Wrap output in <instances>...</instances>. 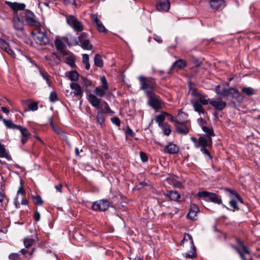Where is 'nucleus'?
<instances>
[{"mask_svg": "<svg viewBox=\"0 0 260 260\" xmlns=\"http://www.w3.org/2000/svg\"><path fill=\"white\" fill-rule=\"evenodd\" d=\"M88 100L90 104L98 110L96 116V122L101 125V127H104L106 117L105 114L113 115L115 112L111 110L106 102L99 99L94 94H90L88 95Z\"/></svg>", "mask_w": 260, "mask_h": 260, "instance_id": "nucleus-1", "label": "nucleus"}, {"mask_svg": "<svg viewBox=\"0 0 260 260\" xmlns=\"http://www.w3.org/2000/svg\"><path fill=\"white\" fill-rule=\"evenodd\" d=\"M5 4L13 11L12 23L13 28L17 31H22L24 30V22L20 19L22 13L19 11L24 10L26 7L25 5L23 3H13L9 1H6Z\"/></svg>", "mask_w": 260, "mask_h": 260, "instance_id": "nucleus-2", "label": "nucleus"}, {"mask_svg": "<svg viewBox=\"0 0 260 260\" xmlns=\"http://www.w3.org/2000/svg\"><path fill=\"white\" fill-rule=\"evenodd\" d=\"M189 91L191 92V94L192 96L198 98V99L191 101V104L194 111L198 112L200 114H204L205 110L203 105H207L209 104L210 100L207 99V95L198 90L196 88L190 87Z\"/></svg>", "mask_w": 260, "mask_h": 260, "instance_id": "nucleus-3", "label": "nucleus"}, {"mask_svg": "<svg viewBox=\"0 0 260 260\" xmlns=\"http://www.w3.org/2000/svg\"><path fill=\"white\" fill-rule=\"evenodd\" d=\"M3 123L8 128L18 129L21 133V142L22 144H24L30 139L31 134L25 127H23L20 125L14 124L11 120L3 119Z\"/></svg>", "mask_w": 260, "mask_h": 260, "instance_id": "nucleus-4", "label": "nucleus"}, {"mask_svg": "<svg viewBox=\"0 0 260 260\" xmlns=\"http://www.w3.org/2000/svg\"><path fill=\"white\" fill-rule=\"evenodd\" d=\"M138 79L140 83V88L144 91L146 95L148 92H154L156 86V83L154 78L140 76Z\"/></svg>", "mask_w": 260, "mask_h": 260, "instance_id": "nucleus-5", "label": "nucleus"}, {"mask_svg": "<svg viewBox=\"0 0 260 260\" xmlns=\"http://www.w3.org/2000/svg\"><path fill=\"white\" fill-rule=\"evenodd\" d=\"M22 17L23 18L26 24L30 27H34L35 28H39L42 27L40 22L35 14L28 9L23 10Z\"/></svg>", "mask_w": 260, "mask_h": 260, "instance_id": "nucleus-6", "label": "nucleus"}, {"mask_svg": "<svg viewBox=\"0 0 260 260\" xmlns=\"http://www.w3.org/2000/svg\"><path fill=\"white\" fill-rule=\"evenodd\" d=\"M216 93L224 98L231 95L232 98H235V95L238 98L241 96V93L238 90L235 88L231 87L227 88L224 85H218L215 87Z\"/></svg>", "mask_w": 260, "mask_h": 260, "instance_id": "nucleus-7", "label": "nucleus"}, {"mask_svg": "<svg viewBox=\"0 0 260 260\" xmlns=\"http://www.w3.org/2000/svg\"><path fill=\"white\" fill-rule=\"evenodd\" d=\"M66 22L75 31L81 32L84 29V25L76 16L72 15H65Z\"/></svg>", "mask_w": 260, "mask_h": 260, "instance_id": "nucleus-8", "label": "nucleus"}, {"mask_svg": "<svg viewBox=\"0 0 260 260\" xmlns=\"http://www.w3.org/2000/svg\"><path fill=\"white\" fill-rule=\"evenodd\" d=\"M35 31L31 32L34 36V39L37 43L41 45H45L49 44V39L47 36V32L45 31H42L41 27L36 28Z\"/></svg>", "mask_w": 260, "mask_h": 260, "instance_id": "nucleus-9", "label": "nucleus"}, {"mask_svg": "<svg viewBox=\"0 0 260 260\" xmlns=\"http://www.w3.org/2000/svg\"><path fill=\"white\" fill-rule=\"evenodd\" d=\"M147 96L148 98V104L152 108L156 111L162 108L163 102L154 92H148Z\"/></svg>", "mask_w": 260, "mask_h": 260, "instance_id": "nucleus-10", "label": "nucleus"}, {"mask_svg": "<svg viewBox=\"0 0 260 260\" xmlns=\"http://www.w3.org/2000/svg\"><path fill=\"white\" fill-rule=\"evenodd\" d=\"M190 139L193 142L196 148L211 147L212 145V138H207L205 136L200 137L198 139L195 137H191Z\"/></svg>", "mask_w": 260, "mask_h": 260, "instance_id": "nucleus-11", "label": "nucleus"}, {"mask_svg": "<svg viewBox=\"0 0 260 260\" xmlns=\"http://www.w3.org/2000/svg\"><path fill=\"white\" fill-rule=\"evenodd\" d=\"M197 196L200 198H203L206 199H209L211 202L218 204H221L222 203L221 199L214 193L210 192L207 191H202L199 192L197 194Z\"/></svg>", "mask_w": 260, "mask_h": 260, "instance_id": "nucleus-12", "label": "nucleus"}, {"mask_svg": "<svg viewBox=\"0 0 260 260\" xmlns=\"http://www.w3.org/2000/svg\"><path fill=\"white\" fill-rule=\"evenodd\" d=\"M110 206V203L107 200H101L94 202L92 206L93 210L104 211L107 210Z\"/></svg>", "mask_w": 260, "mask_h": 260, "instance_id": "nucleus-13", "label": "nucleus"}, {"mask_svg": "<svg viewBox=\"0 0 260 260\" xmlns=\"http://www.w3.org/2000/svg\"><path fill=\"white\" fill-rule=\"evenodd\" d=\"M90 18L93 24L96 27L97 30L100 32L107 33L108 30L103 24L102 21L99 19L97 14H91Z\"/></svg>", "mask_w": 260, "mask_h": 260, "instance_id": "nucleus-14", "label": "nucleus"}, {"mask_svg": "<svg viewBox=\"0 0 260 260\" xmlns=\"http://www.w3.org/2000/svg\"><path fill=\"white\" fill-rule=\"evenodd\" d=\"M236 242L237 243V244L241 247L242 249L243 250V252H242L240 250V249L236 247V246L233 245V244H231L230 246L233 248L235 250H236V251L239 253V254L240 255V257L242 258L244 255V254H250V251H249V250L248 249V248L247 247V246H246L244 244V242H243L242 241H241L240 239H236Z\"/></svg>", "mask_w": 260, "mask_h": 260, "instance_id": "nucleus-15", "label": "nucleus"}, {"mask_svg": "<svg viewBox=\"0 0 260 260\" xmlns=\"http://www.w3.org/2000/svg\"><path fill=\"white\" fill-rule=\"evenodd\" d=\"M209 104L216 110L221 111L226 106V103L223 101L221 98H217L214 100H211Z\"/></svg>", "mask_w": 260, "mask_h": 260, "instance_id": "nucleus-16", "label": "nucleus"}, {"mask_svg": "<svg viewBox=\"0 0 260 260\" xmlns=\"http://www.w3.org/2000/svg\"><path fill=\"white\" fill-rule=\"evenodd\" d=\"M174 126L176 132L182 135L187 134L190 129V126L187 124L186 122H181L180 120L176 124H174Z\"/></svg>", "mask_w": 260, "mask_h": 260, "instance_id": "nucleus-17", "label": "nucleus"}, {"mask_svg": "<svg viewBox=\"0 0 260 260\" xmlns=\"http://www.w3.org/2000/svg\"><path fill=\"white\" fill-rule=\"evenodd\" d=\"M199 212V208L197 205L194 204L190 205L189 211L187 214V218L191 220L197 219V213Z\"/></svg>", "mask_w": 260, "mask_h": 260, "instance_id": "nucleus-18", "label": "nucleus"}, {"mask_svg": "<svg viewBox=\"0 0 260 260\" xmlns=\"http://www.w3.org/2000/svg\"><path fill=\"white\" fill-rule=\"evenodd\" d=\"M210 5L213 10L217 11L225 7V2L224 0H211Z\"/></svg>", "mask_w": 260, "mask_h": 260, "instance_id": "nucleus-19", "label": "nucleus"}, {"mask_svg": "<svg viewBox=\"0 0 260 260\" xmlns=\"http://www.w3.org/2000/svg\"><path fill=\"white\" fill-rule=\"evenodd\" d=\"M179 151V147L174 144L170 143L168 145L165 146L164 151L168 154H176Z\"/></svg>", "mask_w": 260, "mask_h": 260, "instance_id": "nucleus-20", "label": "nucleus"}, {"mask_svg": "<svg viewBox=\"0 0 260 260\" xmlns=\"http://www.w3.org/2000/svg\"><path fill=\"white\" fill-rule=\"evenodd\" d=\"M170 7V4L168 0H159L156 5L157 9L159 11H168Z\"/></svg>", "mask_w": 260, "mask_h": 260, "instance_id": "nucleus-21", "label": "nucleus"}, {"mask_svg": "<svg viewBox=\"0 0 260 260\" xmlns=\"http://www.w3.org/2000/svg\"><path fill=\"white\" fill-rule=\"evenodd\" d=\"M71 88L73 90V93L77 97H81L83 94V91L80 85L75 82H72L70 84Z\"/></svg>", "mask_w": 260, "mask_h": 260, "instance_id": "nucleus-22", "label": "nucleus"}, {"mask_svg": "<svg viewBox=\"0 0 260 260\" xmlns=\"http://www.w3.org/2000/svg\"><path fill=\"white\" fill-rule=\"evenodd\" d=\"M187 66V62L186 60L179 59L174 62L169 70V73H170L174 68H178L179 69H182L186 67Z\"/></svg>", "mask_w": 260, "mask_h": 260, "instance_id": "nucleus-23", "label": "nucleus"}, {"mask_svg": "<svg viewBox=\"0 0 260 260\" xmlns=\"http://www.w3.org/2000/svg\"><path fill=\"white\" fill-rule=\"evenodd\" d=\"M165 196L169 198L170 200L174 201H180V194L175 190H170L165 193Z\"/></svg>", "mask_w": 260, "mask_h": 260, "instance_id": "nucleus-24", "label": "nucleus"}, {"mask_svg": "<svg viewBox=\"0 0 260 260\" xmlns=\"http://www.w3.org/2000/svg\"><path fill=\"white\" fill-rule=\"evenodd\" d=\"M0 48L12 56H15V54L14 51L10 48L8 44L1 38H0Z\"/></svg>", "mask_w": 260, "mask_h": 260, "instance_id": "nucleus-25", "label": "nucleus"}, {"mask_svg": "<svg viewBox=\"0 0 260 260\" xmlns=\"http://www.w3.org/2000/svg\"><path fill=\"white\" fill-rule=\"evenodd\" d=\"M167 115H170V114L163 112L161 114L156 115L155 117V120L158 123L159 126H161L164 123H163L165 119L166 116Z\"/></svg>", "mask_w": 260, "mask_h": 260, "instance_id": "nucleus-26", "label": "nucleus"}, {"mask_svg": "<svg viewBox=\"0 0 260 260\" xmlns=\"http://www.w3.org/2000/svg\"><path fill=\"white\" fill-rule=\"evenodd\" d=\"M36 242L35 239L31 237H27L23 239V244L26 248H29Z\"/></svg>", "mask_w": 260, "mask_h": 260, "instance_id": "nucleus-27", "label": "nucleus"}, {"mask_svg": "<svg viewBox=\"0 0 260 260\" xmlns=\"http://www.w3.org/2000/svg\"><path fill=\"white\" fill-rule=\"evenodd\" d=\"M202 129L206 134V136L205 137L207 138H211L212 137L215 136V134L212 127L203 126V128Z\"/></svg>", "mask_w": 260, "mask_h": 260, "instance_id": "nucleus-28", "label": "nucleus"}, {"mask_svg": "<svg viewBox=\"0 0 260 260\" xmlns=\"http://www.w3.org/2000/svg\"><path fill=\"white\" fill-rule=\"evenodd\" d=\"M190 247V250L183 254V256L186 258H193L197 255L195 246L194 245H191Z\"/></svg>", "mask_w": 260, "mask_h": 260, "instance_id": "nucleus-29", "label": "nucleus"}, {"mask_svg": "<svg viewBox=\"0 0 260 260\" xmlns=\"http://www.w3.org/2000/svg\"><path fill=\"white\" fill-rule=\"evenodd\" d=\"M67 76L71 80L73 81H78L79 75L76 71H72L67 73Z\"/></svg>", "mask_w": 260, "mask_h": 260, "instance_id": "nucleus-30", "label": "nucleus"}, {"mask_svg": "<svg viewBox=\"0 0 260 260\" xmlns=\"http://www.w3.org/2000/svg\"><path fill=\"white\" fill-rule=\"evenodd\" d=\"M162 130L163 133L166 136H169L171 133L170 125L167 123H164L161 126H159Z\"/></svg>", "mask_w": 260, "mask_h": 260, "instance_id": "nucleus-31", "label": "nucleus"}, {"mask_svg": "<svg viewBox=\"0 0 260 260\" xmlns=\"http://www.w3.org/2000/svg\"><path fill=\"white\" fill-rule=\"evenodd\" d=\"M78 41H76L75 45H80L84 41H87V34L86 32H82L78 38Z\"/></svg>", "mask_w": 260, "mask_h": 260, "instance_id": "nucleus-32", "label": "nucleus"}, {"mask_svg": "<svg viewBox=\"0 0 260 260\" xmlns=\"http://www.w3.org/2000/svg\"><path fill=\"white\" fill-rule=\"evenodd\" d=\"M54 43L56 49L62 52L65 47V45L63 42L60 39H56Z\"/></svg>", "mask_w": 260, "mask_h": 260, "instance_id": "nucleus-33", "label": "nucleus"}, {"mask_svg": "<svg viewBox=\"0 0 260 260\" xmlns=\"http://www.w3.org/2000/svg\"><path fill=\"white\" fill-rule=\"evenodd\" d=\"M107 90L100 87H96L94 90V93L98 96L103 97L106 94Z\"/></svg>", "mask_w": 260, "mask_h": 260, "instance_id": "nucleus-34", "label": "nucleus"}, {"mask_svg": "<svg viewBox=\"0 0 260 260\" xmlns=\"http://www.w3.org/2000/svg\"><path fill=\"white\" fill-rule=\"evenodd\" d=\"M56 58L58 60H60V59L58 57V55L55 53H52L51 55H46L45 56L46 59L49 61V63L51 66H53L54 64V62H53V60H54Z\"/></svg>", "mask_w": 260, "mask_h": 260, "instance_id": "nucleus-35", "label": "nucleus"}, {"mask_svg": "<svg viewBox=\"0 0 260 260\" xmlns=\"http://www.w3.org/2000/svg\"><path fill=\"white\" fill-rule=\"evenodd\" d=\"M65 62L71 67H75V59L73 56L70 55L65 58Z\"/></svg>", "mask_w": 260, "mask_h": 260, "instance_id": "nucleus-36", "label": "nucleus"}, {"mask_svg": "<svg viewBox=\"0 0 260 260\" xmlns=\"http://www.w3.org/2000/svg\"><path fill=\"white\" fill-rule=\"evenodd\" d=\"M94 62L95 66L99 67H102L103 66V61L101 56L99 54H96L94 58Z\"/></svg>", "mask_w": 260, "mask_h": 260, "instance_id": "nucleus-37", "label": "nucleus"}, {"mask_svg": "<svg viewBox=\"0 0 260 260\" xmlns=\"http://www.w3.org/2000/svg\"><path fill=\"white\" fill-rule=\"evenodd\" d=\"M185 241L188 242L190 246L194 245L193 243L192 239L191 237L189 234H185L183 240L181 241V242L180 243V245H183L184 244V242Z\"/></svg>", "mask_w": 260, "mask_h": 260, "instance_id": "nucleus-38", "label": "nucleus"}, {"mask_svg": "<svg viewBox=\"0 0 260 260\" xmlns=\"http://www.w3.org/2000/svg\"><path fill=\"white\" fill-rule=\"evenodd\" d=\"M242 92L245 94L246 95H252L254 94V90L252 88L250 87H241Z\"/></svg>", "mask_w": 260, "mask_h": 260, "instance_id": "nucleus-39", "label": "nucleus"}, {"mask_svg": "<svg viewBox=\"0 0 260 260\" xmlns=\"http://www.w3.org/2000/svg\"><path fill=\"white\" fill-rule=\"evenodd\" d=\"M79 46L84 50H91L93 47L88 39L87 41H84V42Z\"/></svg>", "mask_w": 260, "mask_h": 260, "instance_id": "nucleus-40", "label": "nucleus"}, {"mask_svg": "<svg viewBox=\"0 0 260 260\" xmlns=\"http://www.w3.org/2000/svg\"><path fill=\"white\" fill-rule=\"evenodd\" d=\"M83 63L85 66V69L88 70L90 69V64L89 62V56L87 54L83 55Z\"/></svg>", "mask_w": 260, "mask_h": 260, "instance_id": "nucleus-41", "label": "nucleus"}, {"mask_svg": "<svg viewBox=\"0 0 260 260\" xmlns=\"http://www.w3.org/2000/svg\"><path fill=\"white\" fill-rule=\"evenodd\" d=\"M180 111L181 110L179 111L178 114L176 117L173 116L170 114V115H168L170 117V120H171V121L174 122V124H176L180 121V119H179L180 117L181 116V115L182 114H184L183 112H181Z\"/></svg>", "mask_w": 260, "mask_h": 260, "instance_id": "nucleus-42", "label": "nucleus"}, {"mask_svg": "<svg viewBox=\"0 0 260 260\" xmlns=\"http://www.w3.org/2000/svg\"><path fill=\"white\" fill-rule=\"evenodd\" d=\"M33 202L35 204L41 206L44 203L41 197L39 195L33 197Z\"/></svg>", "mask_w": 260, "mask_h": 260, "instance_id": "nucleus-43", "label": "nucleus"}, {"mask_svg": "<svg viewBox=\"0 0 260 260\" xmlns=\"http://www.w3.org/2000/svg\"><path fill=\"white\" fill-rule=\"evenodd\" d=\"M101 82L102 84V88L108 90L109 86L107 83V81L105 76H103L101 77Z\"/></svg>", "mask_w": 260, "mask_h": 260, "instance_id": "nucleus-44", "label": "nucleus"}, {"mask_svg": "<svg viewBox=\"0 0 260 260\" xmlns=\"http://www.w3.org/2000/svg\"><path fill=\"white\" fill-rule=\"evenodd\" d=\"M40 74L42 75V77L46 81V82L49 86H51V83L49 79V75L46 72L40 71Z\"/></svg>", "mask_w": 260, "mask_h": 260, "instance_id": "nucleus-45", "label": "nucleus"}, {"mask_svg": "<svg viewBox=\"0 0 260 260\" xmlns=\"http://www.w3.org/2000/svg\"><path fill=\"white\" fill-rule=\"evenodd\" d=\"M28 110L30 111H36L38 109V103L34 102L28 105Z\"/></svg>", "mask_w": 260, "mask_h": 260, "instance_id": "nucleus-46", "label": "nucleus"}, {"mask_svg": "<svg viewBox=\"0 0 260 260\" xmlns=\"http://www.w3.org/2000/svg\"><path fill=\"white\" fill-rule=\"evenodd\" d=\"M8 155L5 146L0 143V157H6Z\"/></svg>", "mask_w": 260, "mask_h": 260, "instance_id": "nucleus-47", "label": "nucleus"}, {"mask_svg": "<svg viewBox=\"0 0 260 260\" xmlns=\"http://www.w3.org/2000/svg\"><path fill=\"white\" fill-rule=\"evenodd\" d=\"M81 83L83 84V86H85L86 87H88L92 85V82L87 78L81 77Z\"/></svg>", "mask_w": 260, "mask_h": 260, "instance_id": "nucleus-48", "label": "nucleus"}, {"mask_svg": "<svg viewBox=\"0 0 260 260\" xmlns=\"http://www.w3.org/2000/svg\"><path fill=\"white\" fill-rule=\"evenodd\" d=\"M230 205L233 208V211L238 210L239 209V208L237 205V202L234 200H231L230 201Z\"/></svg>", "mask_w": 260, "mask_h": 260, "instance_id": "nucleus-49", "label": "nucleus"}, {"mask_svg": "<svg viewBox=\"0 0 260 260\" xmlns=\"http://www.w3.org/2000/svg\"><path fill=\"white\" fill-rule=\"evenodd\" d=\"M57 100L58 98L56 93L54 91L51 92L49 96V101L51 102H55Z\"/></svg>", "mask_w": 260, "mask_h": 260, "instance_id": "nucleus-50", "label": "nucleus"}, {"mask_svg": "<svg viewBox=\"0 0 260 260\" xmlns=\"http://www.w3.org/2000/svg\"><path fill=\"white\" fill-rule=\"evenodd\" d=\"M111 120L113 124H115L117 126H120V120L118 117H112V118H111Z\"/></svg>", "mask_w": 260, "mask_h": 260, "instance_id": "nucleus-51", "label": "nucleus"}, {"mask_svg": "<svg viewBox=\"0 0 260 260\" xmlns=\"http://www.w3.org/2000/svg\"><path fill=\"white\" fill-rule=\"evenodd\" d=\"M140 158L143 162H145L148 161V156L145 152L142 151L140 153Z\"/></svg>", "mask_w": 260, "mask_h": 260, "instance_id": "nucleus-52", "label": "nucleus"}, {"mask_svg": "<svg viewBox=\"0 0 260 260\" xmlns=\"http://www.w3.org/2000/svg\"><path fill=\"white\" fill-rule=\"evenodd\" d=\"M229 191L232 193L237 198V199L241 203H243V200L242 198L240 197V196L236 191L229 189Z\"/></svg>", "mask_w": 260, "mask_h": 260, "instance_id": "nucleus-53", "label": "nucleus"}, {"mask_svg": "<svg viewBox=\"0 0 260 260\" xmlns=\"http://www.w3.org/2000/svg\"><path fill=\"white\" fill-rule=\"evenodd\" d=\"M19 255L18 253H13L9 255V258L12 260H17L19 258Z\"/></svg>", "mask_w": 260, "mask_h": 260, "instance_id": "nucleus-54", "label": "nucleus"}, {"mask_svg": "<svg viewBox=\"0 0 260 260\" xmlns=\"http://www.w3.org/2000/svg\"><path fill=\"white\" fill-rule=\"evenodd\" d=\"M17 194H20L22 196L25 195V190L22 185H21L19 187V189L17 191Z\"/></svg>", "mask_w": 260, "mask_h": 260, "instance_id": "nucleus-55", "label": "nucleus"}, {"mask_svg": "<svg viewBox=\"0 0 260 260\" xmlns=\"http://www.w3.org/2000/svg\"><path fill=\"white\" fill-rule=\"evenodd\" d=\"M34 218L35 221H38L40 219V214L37 210H36L34 213Z\"/></svg>", "mask_w": 260, "mask_h": 260, "instance_id": "nucleus-56", "label": "nucleus"}, {"mask_svg": "<svg viewBox=\"0 0 260 260\" xmlns=\"http://www.w3.org/2000/svg\"><path fill=\"white\" fill-rule=\"evenodd\" d=\"M201 151L204 153L205 154V155H207L208 156H209V157L211 159V156L210 155V152L209 151V150L207 149V147H205V148H201Z\"/></svg>", "mask_w": 260, "mask_h": 260, "instance_id": "nucleus-57", "label": "nucleus"}, {"mask_svg": "<svg viewBox=\"0 0 260 260\" xmlns=\"http://www.w3.org/2000/svg\"><path fill=\"white\" fill-rule=\"evenodd\" d=\"M125 133L127 135H128L132 137H133L135 135V133L132 129L129 127L126 129Z\"/></svg>", "mask_w": 260, "mask_h": 260, "instance_id": "nucleus-58", "label": "nucleus"}, {"mask_svg": "<svg viewBox=\"0 0 260 260\" xmlns=\"http://www.w3.org/2000/svg\"><path fill=\"white\" fill-rule=\"evenodd\" d=\"M198 121L200 125L201 126L202 128H203V126H205V124L206 122V121L202 118H199Z\"/></svg>", "mask_w": 260, "mask_h": 260, "instance_id": "nucleus-59", "label": "nucleus"}, {"mask_svg": "<svg viewBox=\"0 0 260 260\" xmlns=\"http://www.w3.org/2000/svg\"><path fill=\"white\" fill-rule=\"evenodd\" d=\"M62 185L61 184H59L58 185H56L55 186V188L58 191H59L60 192H62Z\"/></svg>", "mask_w": 260, "mask_h": 260, "instance_id": "nucleus-60", "label": "nucleus"}, {"mask_svg": "<svg viewBox=\"0 0 260 260\" xmlns=\"http://www.w3.org/2000/svg\"><path fill=\"white\" fill-rule=\"evenodd\" d=\"M28 201L26 199H23L21 201V204L23 205H28Z\"/></svg>", "mask_w": 260, "mask_h": 260, "instance_id": "nucleus-61", "label": "nucleus"}, {"mask_svg": "<svg viewBox=\"0 0 260 260\" xmlns=\"http://www.w3.org/2000/svg\"><path fill=\"white\" fill-rule=\"evenodd\" d=\"M1 110L2 111L5 113H6V114H8L9 113V110L6 107H1Z\"/></svg>", "mask_w": 260, "mask_h": 260, "instance_id": "nucleus-62", "label": "nucleus"}, {"mask_svg": "<svg viewBox=\"0 0 260 260\" xmlns=\"http://www.w3.org/2000/svg\"><path fill=\"white\" fill-rule=\"evenodd\" d=\"M20 251L23 255H25L27 252H28V251L25 249H22Z\"/></svg>", "mask_w": 260, "mask_h": 260, "instance_id": "nucleus-63", "label": "nucleus"}, {"mask_svg": "<svg viewBox=\"0 0 260 260\" xmlns=\"http://www.w3.org/2000/svg\"><path fill=\"white\" fill-rule=\"evenodd\" d=\"M4 198V194L0 191V202H2L3 201Z\"/></svg>", "mask_w": 260, "mask_h": 260, "instance_id": "nucleus-64", "label": "nucleus"}]
</instances>
